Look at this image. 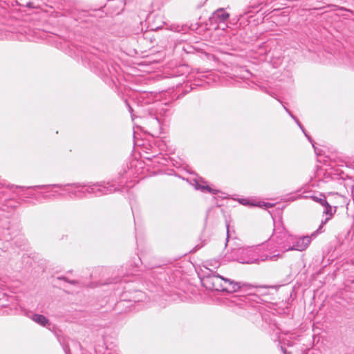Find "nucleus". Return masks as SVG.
I'll list each match as a JSON object with an SVG mask.
<instances>
[{
	"label": "nucleus",
	"mask_w": 354,
	"mask_h": 354,
	"mask_svg": "<svg viewBox=\"0 0 354 354\" xmlns=\"http://www.w3.org/2000/svg\"><path fill=\"white\" fill-rule=\"evenodd\" d=\"M223 279L218 276L208 277L205 279V284L207 287L215 290H228V288L226 286L227 281H224V285L222 284Z\"/></svg>",
	"instance_id": "f257e3e1"
},
{
	"label": "nucleus",
	"mask_w": 354,
	"mask_h": 354,
	"mask_svg": "<svg viewBox=\"0 0 354 354\" xmlns=\"http://www.w3.org/2000/svg\"><path fill=\"white\" fill-rule=\"evenodd\" d=\"M311 241V238L309 236H303L299 238L295 245L291 248V250H297L299 251H303L306 250L308 245H310Z\"/></svg>",
	"instance_id": "f03ea898"
},
{
	"label": "nucleus",
	"mask_w": 354,
	"mask_h": 354,
	"mask_svg": "<svg viewBox=\"0 0 354 354\" xmlns=\"http://www.w3.org/2000/svg\"><path fill=\"white\" fill-rule=\"evenodd\" d=\"M215 17L221 21H225L230 17V15L223 9L217 10L214 13Z\"/></svg>",
	"instance_id": "7ed1b4c3"
},
{
	"label": "nucleus",
	"mask_w": 354,
	"mask_h": 354,
	"mask_svg": "<svg viewBox=\"0 0 354 354\" xmlns=\"http://www.w3.org/2000/svg\"><path fill=\"white\" fill-rule=\"evenodd\" d=\"M32 319L35 322L41 324V326H46V324L48 323V320L46 319V318L44 315H33Z\"/></svg>",
	"instance_id": "20e7f679"
},
{
	"label": "nucleus",
	"mask_w": 354,
	"mask_h": 354,
	"mask_svg": "<svg viewBox=\"0 0 354 354\" xmlns=\"http://www.w3.org/2000/svg\"><path fill=\"white\" fill-rule=\"evenodd\" d=\"M202 190L207 191L209 193H212L213 194H216L218 193V190L212 189L209 186H203L202 187Z\"/></svg>",
	"instance_id": "39448f33"
},
{
	"label": "nucleus",
	"mask_w": 354,
	"mask_h": 354,
	"mask_svg": "<svg viewBox=\"0 0 354 354\" xmlns=\"http://www.w3.org/2000/svg\"><path fill=\"white\" fill-rule=\"evenodd\" d=\"M319 202L321 204L326 206V213L328 214L329 211L331 210V207L330 206V205L327 203V201L325 199H320Z\"/></svg>",
	"instance_id": "423d86ee"
},
{
	"label": "nucleus",
	"mask_w": 354,
	"mask_h": 354,
	"mask_svg": "<svg viewBox=\"0 0 354 354\" xmlns=\"http://www.w3.org/2000/svg\"><path fill=\"white\" fill-rule=\"evenodd\" d=\"M272 234H273V229H271L266 237V239L268 240L272 236Z\"/></svg>",
	"instance_id": "0eeeda50"
},
{
	"label": "nucleus",
	"mask_w": 354,
	"mask_h": 354,
	"mask_svg": "<svg viewBox=\"0 0 354 354\" xmlns=\"http://www.w3.org/2000/svg\"><path fill=\"white\" fill-rule=\"evenodd\" d=\"M275 257H276V256H272V257H270V259L271 260H273V259H274V258Z\"/></svg>",
	"instance_id": "6e6552de"
}]
</instances>
